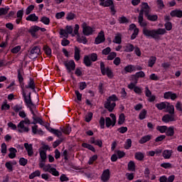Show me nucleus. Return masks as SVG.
Returning <instances> with one entry per match:
<instances>
[{"label": "nucleus", "instance_id": "f257e3e1", "mask_svg": "<svg viewBox=\"0 0 182 182\" xmlns=\"http://www.w3.org/2000/svg\"><path fill=\"white\" fill-rule=\"evenodd\" d=\"M166 33L165 28H158L157 30H149L147 28H143V34L146 37H151L154 40H159L160 36H163Z\"/></svg>", "mask_w": 182, "mask_h": 182}, {"label": "nucleus", "instance_id": "f03ea898", "mask_svg": "<svg viewBox=\"0 0 182 182\" xmlns=\"http://www.w3.org/2000/svg\"><path fill=\"white\" fill-rule=\"evenodd\" d=\"M117 100H118V98L115 95H113L109 97L108 99L107 100V102L105 103V107L107 109L109 112H112L114 107H116V103L115 102L112 103V101L115 102Z\"/></svg>", "mask_w": 182, "mask_h": 182}, {"label": "nucleus", "instance_id": "7ed1b4c3", "mask_svg": "<svg viewBox=\"0 0 182 182\" xmlns=\"http://www.w3.org/2000/svg\"><path fill=\"white\" fill-rule=\"evenodd\" d=\"M24 124H31V121L28 118H25L23 120L21 121L18 125H17V128H18V132L19 133H23L24 132H29V128L25 127Z\"/></svg>", "mask_w": 182, "mask_h": 182}, {"label": "nucleus", "instance_id": "20e7f679", "mask_svg": "<svg viewBox=\"0 0 182 182\" xmlns=\"http://www.w3.org/2000/svg\"><path fill=\"white\" fill-rule=\"evenodd\" d=\"M100 6H102L104 7H109L112 15H115L117 11L115 10V6L114 4L113 1L112 0H106L105 2L100 3Z\"/></svg>", "mask_w": 182, "mask_h": 182}, {"label": "nucleus", "instance_id": "39448f33", "mask_svg": "<svg viewBox=\"0 0 182 182\" xmlns=\"http://www.w3.org/2000/svg\"><path fill=\"white\" fill-rule=\"evenodd\" d=\"M100 70L103 75H107L108 77L112 78L113 77V73L109 69V68H105V65L104 62H100Z\"/></svg>", "mask_w": 182, "mask_h": 182}, {"label": "nucleus", "instance_id": "423d86ee", "mask_svg": "<svg viewBox=\"0 0 182 182\" xmlns=\"http://www.w3.org/2000/svg\"><path fill=\"white\" fill-rule=\"evenodd\" d=\"M109 117L112 119V121L111 118L109 117H106L105 119V124L107 127H109L110 126H115L116 122H117V117L114 114H110Z\"/></svg>", "mask_w": 182, "mask_h": 182}, {"label": "nucleus", "instance_id": "0eeeda50", "mask_svg": "<svg viewBox=\"0 0 182 182\" xmlns=\"http://www.w3.org/2000/svg\"><path fill=\"white\" fill-rule=\"evenodd\" d=\"M73 28L70 26H67L65 27V30L64 29H60V35L63 36L65 38H68L69 35L68 34H73Z\"/></svg>", "mask_w": 182, "mask_h": 182}, {"label": "nucleus", "instance_id": "6e6552de", "mask_svg": "<svg viewBox=\"0 0 182 182\" xmlns=\"http://www.w3.org/2000/svg\"><path fill=\"white\" fill-rule=\"evenodd\" d=\"M65 67L66 68L68 73H71V71L75 69V63L74 60L65 61L63 63Z\"/></svg>", "mask_w": 182, "mask_h": 182}, {"label": "nucleus", "instance_id": "1a4fd4ad", "mask_svg": "<svg viewBox=\"0 0 182 182\" xmlns=\"http://www.w3.org/2000/svg\"><path fill=\"white\" fill-rule=\"evenodd\" d=\"M82 33L85 36H90L93 33V29L90 26H87L86 23H83L82 25Z\"/></svg>", "mask_w": 182, "mask_h": 182}, {"label": "nucleus", "instance_id": "9d476101", "mask_svg": "<svg viewBox=\"0 0 182 182\" xmlns=\"http://www.w3.org/2000/svg\"><path fill=\"white\" fill-rule=\"evenodd\" d=\"M23 97L24 99V102L26 103V106L31 109L32 107L35 108L36 105H34L32 102L31 97L26 96V93H23Z\"/></svg>", "mask_w": 182, "mask_h": 182}, {"label": "nucleus", "instance_id": "9b49d317", "mask_svg": "<svg viewBox=\"0 0 182 182\" xmlns=\"http://www.w3.org/2000/svg\"><path fill=\"white\" fill-rule=\"evenodd\" d=\"M105 41V36L104 31H100L97 38H95V44H100L102 43H104Z\"/></svg>", "mask_w": 182, "mask_h": 182}, {"label": "nucleus", "instance_id": "f8f14e48", "mask_svg": "<svg viewBox=\"0 0 182 182\" xmlns=\"http://www.w3.org/2000/svg\"><path fill=\"white\" fill-rule=\"evenodd\" d=\"M162 122H165V123H168L170 122H174L176 121V118H175V115L174 114H165L162 119H161Z\"/></svg>", "mask_w": 182, "mask_h": 182}, {"label": "nucleus", "instance_id": "ddd939ff", "mask_svg": "<svg viewBox=\"0 0 182 182\" xmlns=\"http://www.w3.org/2000/svg\"><path fill=\"white\" fill-rule=\"evenodd\" d=\"M41 53V49L38 46H34L30 51L29 55L33 58H37L38 55Z\"/></svg>", "mask_w": 182, "mask_h": 182}, {"label": "nucleus", "instance_id": "4468645a", "mask_svg": "<svg viewBox=\"0 0 182 182\" xmlns=\"http://www.w3.org/2000/svg\"><path fill=\"white\" fill-rule=\"evenodd\" d=\"M109 178H110V171L109 169H106L103 171L101 176V180L103 182H107L109 181Z\"/></svg>", "mask_w": 182, "mask_h": 182}, {"label": "nucleus", "instance_id": "2eb2a0df", "mask_svg": "<svg viewBox=\"0 0 182 182\" xmlns=\"http://www.w3.org/2000/svg\"><path fill=\"white\" fill-rule=\"evenodd\" d=\"M24 147L27 151L28 156H32L34 154L33 145L31 144H29L28 143H25Z\"/></svg>", "mask_w": 182, "mask_h": 182}, {"label": "nucleus", "instance_id": "dca6fc26", "mask_svg": "<svg viewBox=\"0 0 182 182\" xmlns=\"http://www.w3.org/2000/svg\"><path fill=\"white\" fill-rule=\"evenodd\" d=\"M25 87L27 89L30 88L33 90V92H36V89H35L36 85H35V82L33 78L29 79V82H28V85L25 86Z\"/></svg>", "mask_w": 182, "mask_h": 182}, {"label": "nucleus", "instance_id": "f3484780", "mask_svg": "<svg viewBox=\"0 0 182 182\" xmlns=\"http://www.w3.org/2000/svg\"><path fill=\"white\" fill-rule=\"evenodd\" d=\"M170 15L171 17L182 18V11L173 10L171 11Z\"/></svg>", "mask_w": 182, "mask_h": 182}, {"label": "nucleus", "instance_id": "a211bd4d", "mask_svg": "<svg viewBox=\"0 0 182 182\" xmlns=\"http://www.w3.org/2000/svg\"><path fill=\"white\" fill-rule=\"evenodd\" d=\"M166 109V112H168L170 114L174 115L175 107L173 105L168 102Z\"/></svg>", "mask_w": 182, "mask_h": 182}, {"label": "nucleus", "instance_id": "6ab92c4d", "mask_svg": "<svg viewBox=\"0 0 182 182\" xmlns=\"http://www.w3.org/2000/svg\"><path fill=\"white\" fill-rule=\"evenodd\" d=\"M26 20L28 21H33V22H36L38 21V17L36 16L35 14H32L28 15L26 18Z\"/></svg>", "mask_w": 182, "mask_h": 182}, {"label": "nucleus", "instance_id": "aec40b11", "mask_svg": "<svg viewBox=\"0 0 182 182\" xmlns=\"http://www.w3.org/2000/svg\"><path fill=\"white\" fill-rule=\"evenodd\" d=\"M80 49L77 47H75L74 58L75 60L79 61L80 60Z\"/></svg>", "mask_w": 182, "mask_h": 182}, {"label": "nucleus", "instance_id": "412c9836", "mask_svg": "<svg viewBox=\"0 0 182 182\" xmlns=\"http://www.w3.org/2000/svg\"><path fill=\"white\" fill-rule=\"evenodd\" d=\"M83 63L87 66V67H90L92 65V60L90 58L89 55H85L83 58Z\"/></svg>", "mask_w": 182, "mask_h": 182}, {"label": "nucleus", "instance_id": "4be33fe9", "mask_svg": "<svg viewBox=\"0 0 182 182\" xmlns=\"http://www.w3.org/2000/svg\"><path fill=\"white\" fill-rule=\"evenodd\" d=\"M173 154L172 150H164L162 153V156L164 159H168L171 157Z\"/></svg>", "mask_w": 182, "mask_h": 182}, {"label": "nucleus", "instance_id": "5701e85b", "mask_svg": "<svg viewBox=\"0 0 182 182\" xmlns=\"http://www.w3.org/2000/svg\"><path fill=\"white\" fill-rule=\"evenodd\" d=\"M9 151H10V153L9 154V157L10 159H14L16 156L17 149L11 147L9 149Z\"/></svg>", "mask_w": 182, "mask_h": 182}, {"label": "nucleus", "instance_id": "b1692460", "mask_svg": "<svg viewBox=\"0 0 182 182\" xmlns=\"http://www.w3.org/2000/svg\"><path fill=\"white\" fill-rule=\"evenodd\" d=\"M151 137L152 136L151 135H146V136H144L143 137H141L140 139V140L139 141V142L141 144H143L144 143H146L147 141H150L151 139Z\"/></svg>", "mask_w": 182, "mask_h": 182}, {"label": "nucleus", "instance_id": "393cba45", "mask_svg": "<svg viewBox=\"0 0 182 182\" xmlns=\"http://www.w3.org/2000/svg\"><path fill=\"white\" fill-rule=\"evenodd\" d=\"M17 73H18V76H17V77H18V82H19L20 83H21V82H23V70L22 68L18 69V70H17Z\"/></svg>", "mask_w": 182, "mask_h": 182}, {"label": "nucleus", "instance_id": "a878e982", "mask_svg": "<svg viewBox=\"0 0 182 182\" xmlns=\"http://www.w3.org/2000/svg\"><path fill=\"white\" fill-rule=\"evenodd\" d=\"M168 102H163L160 103H157L155 105L156 107H157L159 110H162L166 109Z\"/></svg>", "mask_w": 182, "mask_h": 182}, {"label": "nucleus", "instance_id": "bb28decb", "mask_svg": "<svg viewBox=\"0 0 182 182\" xmlns=\"http://www.w3.org/2000/svg\"><path fill=\"white\" fill-rule=\"evenodd\" d=\"M48 130L54 134L55 136H57L58 137H60L62 136V132L58 130V129H54L51 127L48 128Z\"/></svg>", "mask_w": 182, "mask_h": 182}, {"label": "nucleus", "instance_id": "cd10ccee", "mask_svg": "<svg viewBox=\"0 0 182 182\" xmlns=\"http://www.w3.org/2000/svg\"><path fill=\"white\" fill-rule=\"evenodd\" d=\"M174 134H175L174 127H170L167 128L166 132V136H173L174 135Z\"/></svg>", "mask_w": 182, "mask_h": 182}, {"label": "nucleus", "instance_id": "c85d7f7f", "mask_svg": "<svg viewBox=\"0 0 182 182\" xmlns=\"http://www.w3.org/2000/svg\"><path fill=\"white\" fill-rule=\"evenodd\" d=\"M124 51L127 53H131L134 50V46L132 44L128 43L124 46Z\"/></svg>", "mask_w": 182, "mask_h": 182}, {"label": "nucleus", "instance_id": "c756f323", "mask_svg": "<svg viewBox=\"0 0 182 182\" xmlns=\"http://www.w3.org/2000/svg\"><path fill=\"white\" fill-rule=\"evenodd\" d=\"M41 174V172L37 170L29 175V178L30 180H33V178H35V177H40Z\"/></svg>", "mask_w": 182, "mask_h": 182}, {"label": "nucleus", "instance_id": "7c9ffc66", "mask_svg": "<svg viewBox=\"0 0 182 182\" xmlns=\"http://www.w3.org/2000/svg\"><path fill=\"white\" fill-rule=\"evenodd\" d=\"M156 62V57L151 56L148 61V66L153 67Z\"/></svg>", "mask_w": 182, "mask_h": 182}, {"label": "nucleus", "instance_id": "2f4dec72", "mask_svg": "<svg viewBox=\"0 0 182 182\" xmlns=\"http://www.w3.org/2000/svg\"><path fill=\"white\" fill-rule=\"evenodd\" d=\"M48 173L52 174V176H55V177H58L60 176L59 171H57L55 168H51L48 171Z\"/></svg>", "mask_w": 182, "mask_h": 182}, {"label": "nucleus", "instance_id": "473e14b6", "mask_svg": "<svg viewBox=\"0 0 182 182\" xmlns=\"http://www.w3.org/2000/svg\"><path fill=\"white\" fill-rule=\"evenodd\" d=\"M39 153H40V156L42 161H45L46 159H47L46 151L39 149Z\"/></svg>", "mask_w": 182, "mask_h": 182}, {"label": "nucleus", "instance_id": "72a5a7b5", "mask_svg": "<svg viewBox=\"0 0 182 182\" xmlns=\"http://www.w3.org/2000/svg\"><path fill=\"white\" fill-rule=\"evenodd\" d=\"M135 163L133 161H130L128 164V170L129 171H135Z\"/></svg>", "mask_w": 182, "mask_h": 182}, {"label": "nucleus", "instance_id": "f704fd0d", "mask_svg": "<svg viewBox=\"0 0 182 182\" xmlns=\"http://www.w3.org/2000/svg\"><path fill=\"white\" fill-rule=\"evenodd\" d=\"M82 147H85V148H86V149H89V150H90V151H93V152H95V147H94L93 146L89 144L82 143Z\"/></svg>", "mask_w": 182, "mask_h": 182}, {"label": "nucleus", "instance_id": "c9c22d12", "mask_svg": "<svg viewBox=\"0 0 182 182\" xmlns=\"http://www.w3.org/2000/svg\"><path fill=\"white\" fill-rule=\"evenodd\" d=\"M43 50L45 52V53L48 55V56H51L52 55V50L50 47L45 46H43Z\"/></svg>", "mask_w": 182, "mask_h": 182}, {"label": "nucleus", "instance_id": "e433bc0d", "mask_svg": "<svg viewBox=\"0 0 182 182\" xmlns=\"http://www.w3.org/2000/svg\"><path fill=\"white\" fill-rule=\"evenodd\" d=\"M151 9L150 7L146 8V9H143L140 10L139 14H141L142 16H144V14H145V16L146 17L149 13H150Z\"/></svg>", "mask_w": 182, "mask_h": 182}, {"label": "nucleus", "instance_id": "4c0bfd02", "mask_svg": "<svg viewBox=\"0 0 182 182\" xmlns=\"http://www.w3.org/2000/svg\"><path fill=\"white\" fill-rule=\"evenodd\" d=\"M124 122H125V114L122 113L119 116L118 124L121 125L124 124Z\"/></svg>", "mask_w": 182, "mask_h": 182}, {"label": "nucleus", "instance_id": "58836bf2", "mask_svg": "<svg viewBox=\"0 0 182 182\" xmlns=\"http://www.w3.org/2000/svg\"><path fill=\"white\" fill-rule=\"evenodd\" d=\"M124 70L126 71V73H132L135 70V68L132 65H129L126 66Z\"/></svg>", "mask_w": 182, "mask_h": 182}, {"label": "nucleus", "instance_id": "ea45409f", "mask_svg": "<svg viewBox=\"0 0 182 182\" xmlns=\"http://www.w3.org/2000/svg\"><path fill=\"white\" fill-rule=\"evenodd\" d=\"M146 114H147V111L146 109L141 110L139 114V119H144L146 118Z\"/></svg>", "mask_w": 182, "mask_h": 182}, {"label": "nucleus", "instance_id": "a19ab883", "mask_svg": "<svg viewBox=\"0 0 182 182\" xmlns=\"http://www.w3.org/2000/svg\"><path fill=\"white\" fill-rule=\"evenodd\" d=\"M167 129H168V127L166 126H158L156 127V129L160 132L161 133H165L167 131Z\"/></svg>", "mask_w": 182, "mask_h": 182}, {"label": "nucleus", "instance_id": "79ce46f5", "mask_svg": "<svg viewBox=\"0 0 182 182\" xmlns=\"http://www.w3.org/2000/svg\"><path fill=\"white\" fill-rule=\"evenodd\" d=\"M40 21H41L43 23H44L45 25H49L50 24V20L49 18L48 17H46V16H43Z\"/></svg>", "mask_w": 182, "mask_h": 182}, {"label": "nucleus", "instance_id": "37998d69", "mask_svg": "<svg viewBox=\"0 0 182 182\" xmlns=\"http://www.w3.org/2000/svg\"><path fill=\"white\" fill-rule=\"evenodd\" d=\"M77 41V42L82 43L83 44H86L88 42L86 37H85V36L80 37V36H78Z\"/></svg>", "mask_w": 182, "mask_h": 182}, {"label": "nucleus", "instance_id": "c03bdc74", "mask_svg": "<svg viewBox=\"0 0 182 182\" xmlns=\"http://www.w3.org/2000/svg\"><path fill=\"white\" fill-rule=\"evenodd\" d=\"M135 158L138 159L139 161H141L144 158V155L143 153L141 152H136L135 153Z\"/></svg>", "mask_w": 182, "mask_h": 182}, {"label": "nucleus", "instance_id": "a18cd8bd", "mask_svg": "<svg viewBox=\"0 0 182 182\" xmlns=\"http://www.w3.org/2000/svg\"><path fill=\"white\" fill-rule=\"evenodd\" d=\"M113 43H117V44H120L122 43V37L121 35H117L114 37V39L112 41Z\"/></svg>", "mask_w": 182, "mask_h": 182}, {"label": "nucleus", "instance_id": "49530a36", "mask_svg": "<svg viewBox=\"0 0 182 182\" xmlns=\"http://www.w3.org/2000/svg\"><path fill=\"white\" fill-rule=\"evenodd\" d=\"M118 21L119 23H127L129 22V19H127L125 16L119 17Z\"/></svg>", "mask_w": 182, "mask_h": 182}, {"label": "nucleus", "instance_id": "de8ad7c7", "mask_svg": "<svg viewBox=\"0 0 182 182\" xmlns=\"http://www.w3.org/2000/svg\"><path fill=\"white\" fill-rule=\"evenodd\" d=\"M12 109L15 112H18L19 111H21L23 109V106L19 105H16L12 107Z\"/></svg>", "mask_w": 182, "mask_h": 182}, {"label": "nucleus", "instance_id": "09e8293b", "mask_svg": "<svg viewBox=\"0 0 182 182\" xmlns=\"http://www.w3.org/2000/svg\"><path fill=\"white\" fill-rule=\"evenodd\" d=\"M132 144V139H127V141H126V143H125V145H124V148H125L126 149H129L131 148Z\"/></svg>", "mask_w": 182, "mask_h": 182}, {"label": "nucleus", "instance_id": "8fccbe9b", "mask_svg": "<svg viewBox=\"0 0 182 182\" xmlns=\"http://www.w3.org/2000/svg\"><path fill=\"white\" fill-rule=\"evenodd\" d=\"M148 20L151 21H156L158 20V16L157 15H148L146 16Z\"/></svg>", "mask_w": 182, "mask_h": 182}, {"label": "nucleus", "instance_id": "3c124183", "mask_svg": "<svg viewBox=\"0 0 182 182\" xmlns=\"http://www.w3.org/2000/svg\"><path fill=\"white\" fill-rule=\"evenodd\" d=\"M88 56L90 57V59L92 62H95L97 60L98 56L97 53H92Z\"/></svg>", "mask_w": 182, "mask_h": 182}, {"label": "nucleus", "instance_id": "603ef678", "mask_svg": "<svg viewBox=\"0 0 182 182\" xmlns=\"http://www.w3.org/2000/svg\"><path fill=\"white\" fill-rule=\"evenodd\" d=\"M116 57H117V53L112 52V53H110L108 55L107 59L108 60H114Z\"/></svg>", "mask_w": 182, "mask_h": 182}, {"label": "nucleus", "instance_id": "864d4df0", "mask_svg": "<svg viewBox=\"0 0 182 182\" xmlns=\"http://www.w3.org/2000/svg\"><path fill=\"white\" fill-rule=\"evenodd\" d=\"M79 29H80V26L77 24L75 25L74 31H73L74 34H72V36H75V35H77V36H80V34L78 33Z\"/></svg>", "mask_w": 182, "mask_h": 182}, {"label": "nucleus", "instance_id": "5fc2aeb1", "mask_svg": "<svg viewBox=\"0 0 182 182\" xmlns=\"http://www.w3.org/2000/svg\"><path fill=\"white\" fill-rule=\"evenodd\" d=\"M71 131V127H70L69 125H66V127L62 129V132L66 134H69Z\"/></svg>", "mask_w": 182, "mask_h": 182}, {"label": "nucleus", "instance_id": "6e6d98bb", "mask_svg": "<svg viewBox=\"0 0 182 182\" xmlns=\"http://www.w3.org/2000/svg\"><path fill=\"white\" fill-rule=\"evenodd\" d=\"M1 152L4 155L7 152V146L6 144H1Z\"/></svg>", "mask_w": 182, "mask_h": 182}, {"label": "nucleus", "instance_id": "4d7b16f0", "mask_svg": "<svg viewBox=\"0 0 182 182\" xmlns=\"http://www.w3.org/2000/svg\"><path fill=\"white\" fill-rule=\"evenodd\" d=\"M35 6L33 5L29 6L26 9V15L30 14L33 10L34 9Z\"/></svg>", "mask_w": 182, "mask_h": 182}, {"label": "nucleus", "instance_id": "13d9d810", "mask_svg": "<svg viewBox=\"0 0 182 182\" xmlns=\"http://www.w3.org/2000/svg\"><path fill=\"white\" fill-rule=\"evenodd\" d=\"M5 166L6 168L9 170V171H13L14 168H13V165L10 162H6L5 163Z\"/></svg>", "mask_w": 182, "mask_h": 182}, {"label": "nucleus", "instance_id": "bf43d9fd", "mask_svg": "<svg viewBox=\"0 0 182 182\" xmlns=\"http://www.w3.org/2000/svg\"><path fill=\"white\" fill-rule=\"evenodd\" d=\"M93 117V114L92 112H89L87 115H85V121L87 122H90Z\"/></svg>", "mask_w": 182, "mask_h": 182}, {"label": "nucleus", "instance_id": "052dcab7", "mask_svg": "<svg viewBox=\"0 0 182 182\" xmlns=\"http://www.w3.org/2000/svg\"><path fill=\"white\" fill-rule=\"evenodd\" d=\"M111 51H112L111 48L107 47L105 49L102 50V54L107 55H109Z\"/></svg>", "mask_w": 182, "mask_h": 182}, {"label": "nucleus", "instance_id": "680f3d73", "mask_svg": "<svg viewBox=\"0 0 182 182\" xmlns=\"http://www.w3.org/2000/svg\"><path fill=\"white\" fill-rule=\"evenodd\" d=\"M18 162L21 166H26L28 163V160L24 158H21Z\"/></svg>", "mask_w": 182, "mask_h": 182}, {"label": "nucleus", "instance_id": "e2e57ef3", "mask_svg": "<svg viewBox=\"0 0 182 182\" xmlns=\"http://www.w3.org/2000/svg\"><path fill=\"white\" fill-rule=\"evenodd\" d=\"M65 15V13L64 11H61V12L57 13V14H55V18H56L57 19H60V18H62L63 17H64Z\"/></svg>", "mask_w": 182, "mask_h": 182}, {"label": "nucleus", "instance_id": "0e129e2a", "mask_svg": "<svg viewBox=\"0 0 182 182\" xmlns=\"http://www.w3.org/2000/svg\"><path fill=\"white\" fill-rule=\"evenodd\" d=\"M8 11H9V9L1 8L0 9V16L2 15H6V14H8Z\"/></svg>", "mask_w": 182, "mask_h": 182}, {"label": "nucleus", "instance_id": "69168bd1", "mask_svg": "<svg viewBox=\"0 0 182 182\" xmlns=\"http://www.w3.org/2000/svg\"><path fill=\"white\" fill-rule=\"evenodd\" d=\"M117 131L121 134H124L128 131V128L127 127H122L119 128Z\"/></svg>", "mask_w": 182, "mask_h": 182}, {"label": "nucleus", "instance_id": "338daca9", "mask_svg": "<svg viewBox=\"0 0 182 182\" xmlns=\"http://www.w3.org/2000/svg\"><path fill=\"white\" fill-rule=\"evenodd\" d=\"M161 166L164 168H172V164L171 163H163L161 164Z\"/></svg>", "mask_w": 182, "mask_h": 182}, {"label": "nucleus", "instance_id": "774afa93", "mask_svg": "<svg viewBox=\"0 0 182 182\" xmlns=\"http://www.w3.org/2000/svg\"><path fill=\"white\" fill-rule=\"evenodd\" d=\"M164 26L167 31H171L173 28L172 23L171 22H166Z\"/></svg>", "mask_w": 182, "mask_h": 182}]
</instances>
